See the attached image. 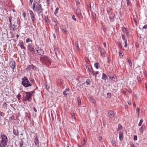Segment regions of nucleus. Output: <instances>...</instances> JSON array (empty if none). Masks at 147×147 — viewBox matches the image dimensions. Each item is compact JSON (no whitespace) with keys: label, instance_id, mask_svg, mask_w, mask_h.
<instances>
[{"label":"nucleus","instance_id":"obj_59","mask_svg":"<svg viewBox=\"0 0 147 147\" xmlns=\"http://www.w3.org/2000/svg\"><path fill=\"white\" fill-rule=\"evenodd\" d=\"M111 143L113 145H114V144H115L116 142L115 141H112Z\"/></svg>","mask_w":147,"mask_h":147},{"label":"nucleus","instance_id":"obj_51","mask_svg":"<svg viewBox=\"0 0 147 147\" xmlns=\"http://www.w3.org/2000/svg\"><path fill=\"white\" fill-rule=\"evenodd\" d=\"M30 81L32 83H35V81L34 79L30 80Z\"/></svg>","mask_w":147,"mask_h":147},{"label":"nucleus","instance_id":"obj_5","mask_svg":"<svg viewBox=\"0 0 147 147\" xmlns=\"http://www.w3.org/2000/svg\"><path fill=\"white\" fill-rule=\"evenodd\" d=\"M1 136L2 138V140L0 144V147H3L7 144V138L6 136L3 134H1Z\"/></svg>","mask_w":147,"mask_h":147},{"label":"nucleus","instance_id":"obj_35","mask_svg":"<svg viewBox=\"0 0 147 147\" xmlns=\"http://www.w3.org/2000/svg\"><path fill=\"white\" fill-rule=\"evenodd\" d=\"M77 16H78V17L80 19H81L83 18L81 13L79 14H78Z\"/></svg>","mask_w":147,"mask_h":147},{"label":"nucleus","instance_id":"obj_58","mask_svg":"<svg viewBox=\"0 0 147 147\" xmlns=\"http://www.w3.org/2000/svg\"><path fill=\"white\" fill-rule=\"evenodd\" d=\"M35 92L34 91H32L31 92H29L30 94H31V95L32 96V94Z\"/></svg>","mask_w":147,"mask_h":147},{"label":"nucleus","instance_id":"obj_48","mask_svg":"<svg viewBox=\"0 0 147 147\" xmlns=\"http://www.w3.org/2000/svg\"><path fill=\"white\" fill-rule=\"evenodd\" d=\"M127 40L124 41V43H125L124 47H127Z\"/></svg>","mask_w":147,"mask_h":147},{"label":"nucleus","instance_id":"obj_37","mask_svg":"<svg viewBox=\"0 0 147 147\" xmlns=\"http://www.w3.org/2000/svg\"><path fill=\"white\" fill-rule=\"evenodd\" d=\"M125 33L127 36H129V32L127 30H126L125 28Z\"/></svg>","mask_w":147,"mask_h":147},{"label":"nucleus","instance_id":"obj_30","mask_svg":"<svg viewBox=\"0 0 147 147\" xmlns=\"http://www.w3.org/2000/svg\"><path fill=\"white\" fill-rule=\"evenodd\" d=\"M47 3L49 5L51 3H52V2H53V1L54 0H47Z\"/></svg>","mask_w":147,"mask_h":147},{"label":"nucleus","instance_id":"obj_17","mask_svg":"<svg viewBox=\"0 0 147 147\" xmlns=\"http://www.w3.org/2000/svg\"><path fill=\"white\" fill-rule=\"evenodd\" d=\"M119 139L120 140H122L123 138V134L122 132H120L119 133Z\"/></svg>","mask_w":147,"mask_h":147},{"label":"nucleus","instance_id":"obj_13","mask_svg":"<svg viewBox=\"0 0 147 147\" xmlns=\"http://www.w3.org/2000/svg\"><path fill=\"white\" fill-rule=\"evenodd\" d=\"M38 54L42 56L44 54V51L42 49H40L38 50H36Z\"/></svg>","mask_w":147,"mask_h":147},{"label":"nucleus","instance_id":"obj_29","mask_svg":"<svg viewBox=\"0 0 147 147\" xmlns=\"http://www.w3.org/2000/svg\"><path fill=\"white\" fill-rule=\"evenodd\" d=\"M59 10V8L57 7L56 8L55 10L54 13L56 16V14L58 13Z\"/></svg>","mask_w":147,"mask_h":147},{"label":"nucleus","instance_id":"obj_15","mask_svg":"<svg viewBox=\"0 0 147 147\" xmlns=\"http://www.w3.org/2000/svg\"><path fill=\"white\" fill-rule=\"evenodd\" d=\"M13 134L16 136H19V132L18 129H15L13 128Z\"/></svg>","mask_w":147,"mask_h":147},{"label":"nucleus","instance_id":"obj_40","mask_svg":"<svg viewBox=\"0 0 147 147\" xmlns=\"http://www.w3.org/2000/svg\"><path fill=\"white\" fill-rule=\"evenodd\" d=\"M32 40L30 38H28L26 39V42L27 43L30 42H32Z\"/></svg>","mask_w":147,"mask_h":147},{"label":"nucleus","instance_id":"obj_22","mask_svg":"<svg viewBox=\"0 0 147 147\" xmlns=\"http://www.w3.org/2000/svg\"><path fill=\"white\" fill-rule=\"evenodd\" d=\"M62 30L63 31L65 32V33H66L67 32L66 29V27L63 26H62Z\"/></svg>","mask_w":147,"mask_h":147},{"label":"nucleus","instance_id":"obj_27","mask_svg":"<svg viewBox=\"0 0 147 147\" xmlns=\"http://www.w3.org/2000/svg\"><path fill=\"white\" fill-rule=\"evenodd\" d=\"M86 83L87 84V85H88L90 83V81L89 79H87L86 82Z\"/></svg>","mask_w":147,"mask_h":147},{"label":"nucleus","instance_id":"obj_1","mask_svg":"<svg viewBox=\"0 0 147 147\" xmlns=\"http://www.w3.org/2000/svg\"><path fill=\"white\" fill-rule=\"evenodd\" d=\"M7 17L9 22V27L12 26L16 27L18 25H19L20 24V20L19 18H14L11 15Z\"/></svg>","mask_w":147,"mask_h":147},{"label":"nucleus","instance_id":"obj_21","mask_svg":"<svg viewBox=\"0 0 147 147\" xmlns=\"http://www.w3.org/2000/svg\"><path fill=\"white\" fill-rule=\"evenodd\" d=\"M76 43V49L78 50H79L80 49L79 47V46H78V41L77 40V41H76L75 42Z\"/></svg>","mask_w":147,"mask_h":147},{"label":"nucleus","instance_id":"obj_7","mask_svg":"<svg viewBox=\"0 0 147 147\" xmlns=\"http://www.w3.org/2000/svg\"><path fill=\"white\" fill-rule=\"evenodd\" d=\"M29 13L32 21L33 22H35L36 20V19L33 12L32 10H30L29 11Z\"/></svg>","mask_w":147,"mask_h":147},{"label":"nucleus","instance_id":"obj_32","mask_svg":"<svg viewBox=\"0 0 147 147\" xmlns=\"http://www.w3.org/2000/svg\"><path fill=\"white\" fill-rule=\"evenodd\" d=\"M128 61L129 63V66L131 67L132 66V63L131 61V60L130 59H128Z\"/></svg>","mask_w":147,"mask_h":147},{"label":"nucleus","instance_id":"obj_16","mask_svg":"<svg viewBox=\"0 0 147 147\" xmlns=\"http://www.w3.org/2000/svg\"><path fill=\"white\" fill-rule=\"evenodd\" d=\"M19 45H20V46L22 49H25V47L24 46V45L23 43V42H19Z\"/></svg>","mask_w":147,"mask_h":147},{"label":"nucleus","instance_id":"obj_14","mask_svg":"<svg viewBox=\"0 0 147 147\" xmlns=\"http://www.w3.org/2000/svg\"><path fill=\"white\" fill-rule=\"evenodd\" d=\"M146 129V126L145 125L143 124L142 127L139 129V130L140 131V132L141 133H143L144 131Z\"/></svg>","mask_w":147,"mask_h":147},{"label":"nucleus","instance_id":"obj_9","mask_svg":"<svg viewBox=\"0 0 147 147\" xmlns=\"http://www.w3.org/2000/svg\"><path fill=\"white\" fill-rule=\"evenodd\" d=\"M53 21L55 23V28L56 29V31L57 33H58V27L57 25V20L55 18H54L52 19Z\"/></svg>","mask_w":147,"mask_h":147},{"label":"nucleus","instance_id":"obj_26","mask_svg":"<svg viewBox=\"0 0 147 147\" xmlns=\"http://www.w3.org/2000/svg\"><path fill=\"white\" fill-rule=\"evenodd\" d=\"M23 145V140L22 139L20 141V147H22Z\"/></svg>","mask_w":147,"mask_h":147},{"label":"nucleus","instance_id":"obj_60","mask_svg":"<svg viewBox=\"0 0 147 147\" xmlns=\"http://www.w3.org/2000/svg\"><path fill=\"white\" fill-rule=\"evenodd\" d=\"M69 88H67L65 89V91L66 92H67V91H68L69 92Z\"/></svg>","mask_w":147,"mask_h":147},{"label":"nucleus","instance_id":"obj_45","mask_svg":"<svg viewBox=\"0 0 147 147\" xmlns=\"http://www.w3.org/2000/svg\"><path fill=\"white\" fill-rule=\"evenodd\" d=\"M63 95H64L65 96H67V94L66 93V92L65 91H64L63 92Z\"/></svg>","mask_w":147,"mask_h":147},{"label":"nucleus","instance_id":"obj_46","mask_svg":"<svg viewBox=\"0 0 147 147\" xmlns=\"http://www.w3.org/2000/svg\"><path fill=\"white\" fill-rule=\"evenodd\" d=\"M32 2H33V0H30L29 3V5H31Z\"/></svg>","mask_w":147,"mask_h":147},{"label":"nucleus","instance_id":"obj_11","mask_svg":"<svg viewBox=\"0 0 147 147\" xmlns=\"http://www.w3.org/2000/svg\"><path fill=\"white\" fill-rule=\"evenodd\" d=\"M34 138H35L34 140V142L35 145L37 146L38 147L39 145V142L38 141V139L37 138V136H34Z\"/></svg>","mask_w":147,"mask_h":147},{"label":"nucleus","instance_id":"obj_19","mask_svg":"<svg viewBox=\"0 0 147 147\" xmlns=\"http://www.w3.org/2000/svg\"><path fill=\"white\" fill-rule=\"evenodd\" d=\"M44 20L45 22L48 24H50L49 20L47 17L45 16Z\"/></svg>","mask_w":147,"mask_h":147},{"label":"nucleus","instance_id":"obj_4","mask_svg":"<svg viewBox=\"0 0 147 147\" xmlns=\"http://www.w3.org/2000/svg\"><path fill=\"white\" fill-rule=\"evenodd\" d=\"M22 84L25 87H28L32 85V84L26 77L24 76L22 79Z\"/></svg>","mask_w":147,"mask_h":147},{"label":"nucleus","instance_id":"obj_41","mask_svg":"<svg viewBox=\"0 0 147 147\" xmlns=\"http://www.w3.org/2000/svg\"><path fill=\"white\" fill-rule=\"evenodd\" d=\"M121 36H122V38L124 41L127 40L125 38V36L123 34H122Z\"/></svg>","mask_w":147,"mask_h":147},{"label":"nucleus","instance_id":"obj_33","mask_svg":"<svg viewBox=\"0 0 147 147\" xmlns=\"http://www.w3.org/2000/svg\"><path fill=\"white\" fill-rule=\"evenodd\" d=\"M143 120L142 119H141L138 124V126H140L142 125V123L143 122Z\"/></svg>","mask_w":147,"mask_h":147},{"label":"nucleus","instance_id":"obj_44","mask_svg":"<svg viewBox=\"0 0 147 147\" xmlns=\"http://www.w3.org/2000/svg\"><path fill=\"white\" fill-rule=\"evenodd\" d=\"M72 19L74 20L75 21H76V17H75V16L74 15H73L72 16Z\"/></svg>","mask_w":147,"mask_h":147},{"label":"nucleus","instance_id":"obj_57","mask_svg":"<svg viewBox=\"0 0 147 147\" xmlns=\"http://www.w3.org/2000/svg\"><path fill=\"white\" fill-rule=\"evenodd\" d=\"M140 110V109L139 108H137L136 111L138 112V113L139 115V112Z\"/></svg>","mask_w":147,"mask_h":147},{"label":"nucleus","instance_id":"obj_25","mask_svg":"<svg viewBox=\"0 0 147 147\" xmlns=\"http://www.w3.org/2000/svg\"><path fill=\"white\" fill-rule=\"evenodd\" d=\"M81 13V10L78 8L76 9V13L77 14V15H78V14H79L80 13Z\"/></svg>","mask_w":147,"mask_h":147},{"label":"nucleus","instance_id":"obj_8","mask_svg":"<svg viewBox=\"0 0 147 147\" xmlns=\"http://www.w3.org/2000/svg\"><path fill=\"white\" fill-rule=\"evenodd\" d=\"M9 66L13 70L14 69L15 66H16V63L15 62L13 61H11L9 63Z\"/></svg>","mask_w":147,"mask_h":147},{"label":"nucleus","instance_id":"obj_53","mask_svg":"<svg viewBox=\"0 0 147 147\" xmlns=\"http://www.w3.org/2000/svg\"><path fill=\"white\" fill-rule=\"evenodd\" d=\"M130 144L131 146V147H135L134 146V144L132 142H131Z\"/></svg>","mask_w":147,"mask_h":147},{"label":"nucleus","instance_id":"obj_20","mask_svg":"<svg viewBox=\"0 0 147 147\" xmlns=\"http://www.w3.org/2000/svg\"><path fill=\"white\" fill-rule=\"evenodd\" d=\"M137 79L139 83H141V78L140 76H137Z\"/></svg>","mask_w":147,"mask_h":147},{"label":"nucleus","instance_id":"obj_47","mask_svg":"<svg viewBox=\"0 0 147 147\" xmlns=\"http://www.w3.org/2000/svg\"><path fill=\"white\" fill-rule=\"evenodd\" d=\"M34 2H35L36 3L39 4L40 2V0H34Z\"/></svg>","mask_w":147,"mask_h":147},{"label":"nucleus","instance_id":"obj_3","mask_svg":"<svg viewBox=\"0 0 147 147\" xmlns=\"http://www.w3.org/2000/svg\"><path fill=\"white\" fill-rule=\"evenodd\" d=\"M40 61L47 66H49L51 63V60L47 56L44 55L40 58Z\"/></svg>","mask_w":147,"mask_h":147},{"label":"nucleus","instance_id":"obj_50","mask_svg":"<svg viewBox=\"0 0 147 147\" xmlns=\"http://www.w3.org/2000/svg\"><path fill=\"white\" fill-rule=\"evenodd\" d=\"M118 128L119 129H120L121 128H122L121 125L119 124L118 125Z\"/></svg>","mask_w":147,"mask_h":147},{"label":"nucleus","instance_id":"obj_12","mask_svg":"<svg viewBox=\"0 0 147 147\" xmlns=\"http://www.w3.org/2000/svg\"><path fill=\"white\" fill-rule=\"evenodd\" d=\"M27 47L28 49L30 50V52L32 51L35 52V50L34 47L30 45V44H28V46Z\"/></svg>","mask_w":147,"mask_h":147},{"label":"nucleus","instance_id":"obj_24","mask_svg":"<svg viewBox=\"0 0 147 147\" xmlns=\"http://www.w3.org/2000/svg\"><path fill=\"white\" fill-rule=\"evenodd\" d=\"M7 106V105L5 102H4L2 105V108L5 109Z\"/></svg>","mask_w":147,"mask_h":147},{"label":"nucleus","instance_id":"obj_63","mask_svg":"<svg viewBox=\"0 0 147 147\" xmlns=\"http://www.w3.org/2000/svg\"><path fill=\"white\" fill-rule=\"evenodd\" d=\"M99 74V72L98 71H96L94 72V75H96L97 74Z\"/></svg>","mask_w":147,"mask_h":147},{"label":"nucleus","instance_id":"obj_56","mask_svg":"<svg viewBox=\"0 0 147 147\" xmlns=\"http://www.w3.org/2000/svg\"><path fill=\"white\" fill-rule=\"evenodd\" d=\"M118 45L119 47H120V48H122V47L121 45V43L120 42H118Z\"/></svg>","mask_w":147,"mask_h":147},{"label":"nucleus","instance_id":"obj_43","mask_svg":"<svg viewBox=\"0 0 147 147\" xmlns=\"http://www.w3.org/2000/svg\"><path fill=\"white\" fill-rule=\"evenodd\" d=\"M14 117L13 115H12L11 117L9 118V120H15Z\"/></svg>","mask_w":147,"mask_h":147},{"label":"nucleus","instance_id":"obj_38","mask_svg":"<svg viewBox=\"0 0 147 147\" xmlns=\"http://www.w3.org/2000/svg\"><path fill=\"white\" fill-rule=\"evenodd\" d=\"M34 48L36 51V50H38V49L39 48L38 46L36 44L34 46Z\"/></svg>","mask_w":147,"mask_h":147},{"label":"nucleus","instance_id":"obj_61","mask_svg":"<svg viewBox=\"0 0 147 147\" xmlns=\"http://www.w3.org/2000/svg\"><path fill=\"white\" fill-rule=\"evenodd\" d=\"M130 1L129 0H127V3L128 6L129 5V4Z\"/></svg>","mask_w":147,"mask_h":147},{"label":"nucleus","instance_id":"obj_23","mask_svg":"<svg viewBox=\"0 0 147 147\" xmlns=\"http://www.w3.org/2000/svg\"><path fill=\"white\" fill-rule=\"evenodd\" d=\"M114 17H115V15L113 13H112L110 15L109 17L111 20L113 19Z\"/></svg>","mask_w":147,"mask_h":147},{"label":"nucleus","instance_id":"obj_55","mask_svg":"<svg viewBox=\"0 0 147 147\" xmlns=\"http://www.w3.org/2000/svg\"><path fill=\"white\" fill-rule=\"evenodd\" d=\"M143 29H147V24L145 25L143 27Z\"/></svg>","mask_w":147,"mask_h":147},{"label":"nucleus","instance_id":"obj_42","mask_svg":"<svg viewBox=\"0 0 147 147\" xmlns=\"http://www.w3.org/2000/svg\"><path fill=\"white\" fill-rule=\"evenodd\" d=\"M78 105H81V100L79 99H78Z\"/></svg>","mask_w":147,"mask_h":147},{"label":"nucleus","instance_id":"obj_6","mask_svg":"<svg viewBox=\"0 0 147 147\" xmlns=\"http://www.w3.org/2000/svg\"><path fill=\"white\" fill-rule=\"evenodd\" d=\"M25 93L26 94V96H24L23 97V100L25 101H28V102H31V100L30 99L31 98L32 96L31 94L29 92H25Z\"/></svg>","mask_w":147,"mask_h":147},{"label":"nucleus","instance_id":"obj_31","mask_svg":"<svg viewBox=\"0 0 147 147\" xmlns=\"http://www.w3.org/2000/svg\"><path fill=\"white\" fill-rule=\"evenodd\" d=\"M71 118L73 119H75V115L74 113H72L71 114Z\"/></svg>","mask_w":147,"mask_h":147},{"label":"nucleus","instance_id":"obj_34","mask_svg":"<svg viewBox=\"0 0 147 147\" xmlns=\"http://www.w3.org/2000/svg\"><path fill=\"white\" fill-rule=\"evenodd\" d=\"M98 64H99V63H96L94 64V67L97 69L98 68Z\"/></svg>","mask_w":147,"mask_h":147},{"label":"nucleus","instance_id":"obj_18","mask_svg":"<svg viewBox=\"0 0 147 147\" xmlns=\"http://www.w3.org/2000/svg\"><path fill=\"white\" fill-rule=\"evenodd\" d=\"M107 78H108L106 75L105 74L103 73L102 74V79L104 80H106L107 79Z\"/></svg>","mask_w":147,"mask_h":147},{"label":"nucleus","instance_id":"obj_54","mask_svg":"<svg viewBox=\"0 0 147 147\" xmlns=\"http://www.w3.org/2000/svg\"><path fill=\"white\" fill-rule=\"evenodd\" d=\"M21 96L20 95V94H18L17 96V98H18V99H20V97Z\"/></svg>","mask_w":147,"mask_h":147},{"label":"nucleus","instance_id":"obj_49","mask_svg":"<svg viewBox=\"0 0 147 147\" xmlns=\"http://www.w3.org/2000/svg\"><path fill=\"white\" fill-rule=\"evenodd\" d=\"M137 140V136H134V140Z\"/></svg>","mask_w":147,"mask_h":147},{"label":"nucleus","instance_id":"obj_2","mask_svg":"<svg viewBox=\"0 0 147 147\" xmlns=\"http://www.w3.org/2000/svg\"><path fill=\"white\" fill-rule=\"evenodd\" d=\"M32 9L34 11L36 12L38 16L42 14L43 9L42 8L41 5L40 4H38L36 5L34 3L32 5Z\"/></svg>","mask_w":147,"mask_h":147},{"label":"nucleus","instance_id":"obj_10","mask_svg":"<svg viewBox=\"0 0 147 147\" xmlns=\"http://www.w3.org/2000/svg\"><path fill=\"white\" fill-rule=\"evenodd\" d=\"M108 116L111 118H112L114 116V114L113 111L111 110H109L108 112Z\"/></svg>","mask_w":147,"mask_h":147},{"label":"nucleus","instance_id":"obj_64","mask_svg":"<svg viewBox=\"0 0 147 147\" xmlns=\"http://www.w3.org/2000/svg\"><path fill=\"white\" fill-rule=\"evenodd\" d=\"M33 109L34 111L36 113L37 112V110L35 108V107H34Z\"/></svg>","mask_w":147,"mask_h":147},{"label":"nucleus","instance_id":"obj_36","mask_svg":"<svg viewBox=\"0 0 147 147\" xmlns=\"http://www.w3.org/2000/svg\"><path fill=\"white\" fill-rule=\"evenodd\" d=\"M4 114V113L0 111V119H1V117H3Z\"/></svg>","mask_w":147,"mask_h":147},{"label":"nucleus","instance_id":"obj_52","mask_svg":"<svg viewBox=\"0 0 147 147\" xmlns=\"http://www.w3.org/2000/svg\"><path fill=\"white\" fill-rule=\"evenodd\" d=\"M107 59H108V62L109 63L111 61V59H110V57H108Z\"/></svg>","mask_w":147,"mask_h":147},{"label":"nucleus","instance_id":"obj_62","mask_svg":"<svg viewBox=\"0 0 147 147\" xmlns=\"http://www.w3.org/2000/svg\"><path fill=\"white\" fill-rule=\"evenodd\" d=\"M127 103H128V104H129V105H131V101L130 100L128 101Z\"/></svg>","mask_w":147,"mask_h":147},{"label":"nucleus","instance_id":"obj_28","mask_svg":"<svg viewBox=\"0 0 147 147\" xmlns=\"http://www.w3.org/2000/svg\"><path fill=\"white\" fill-rule=\"evenodd\" d=\"M45 88L47 89V90H48L49 89V85H48V84L47 83H46L45 84Z\"/></svg>","mask_w":147,"mask_h":147},{"label":"nucleus","instance_id":"obj_39","mask_svg":"<svg viewBox=\"0 0 147 147\" xmlns=\"http://www.w3.org/2000/svg\"><path fill=\"white\" fill-rule=\"evenodd\" d=\"M13 26H12V27H10V29L11 30L14 31L16 30V27H13Z\"/></svg>","mask_w":147,"mask_h":147}]
</instances>
